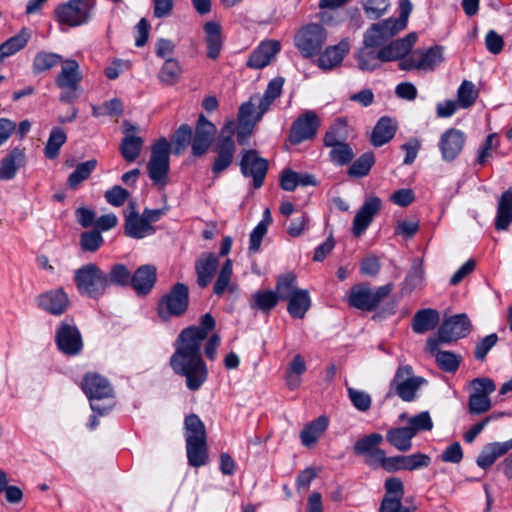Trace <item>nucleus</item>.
Listing matches in <instances>:
<instances>
[{
    "label": "nucleus",
    "mask_w": 512,
    "mask_h": 512,
    "mask_svg": "<svg viewBox=\"0 0 512 512\" xmlns=\"http://www.w3.org/2000/svg\"><path fill=\"white\" fill-rule=\"evenodd\" d=\"M416 435V428L410 424L406 427L390 429L387 432V441L401 452H406L412 447V438Z\"/></svg>",
    "instance_id": "72a5a7b5"
},
{
    "label": "nucleus",
    "mask_w": 512,
    "mask_h": 512,
    "mask_svg": "<svg viewBox=\"0 0 512 512\" xmlns=\"http://www.w3.org/2000/svg\"><path fill=\"white\" fill-rule=\"evenodd\" d=\"M131 272L126 265L117 263L110 267L109 272H106V279L108 287L115 285L119 287H128L131 283Z\"/></svg>",
    "instance_id": "8fccbe9b"
},
{
    "label": "nucleus",
    "mask_w": 512,
    "mask_h": 512,
    "mask_svg": "<svg viewBox=\"0 0 512 512\" xmlns=\"http://www.w3.org/2000/svg\"><path fill=\"white\" fill-rule=\"evenodd\" d=\"M97 167V160L90 159L86 162L76 165L75 170L69 175L67 185L71 189H77L78 186L87 180Z\"/></svg>",
    "instance_id": "49530a36"
},
{
    "label": "nucleus",
    "mask_w": 512,
    "mask_h": 512,
    "mask_svg": "<svg viewBox=\"0 0 512 512\" xmlns=\"http://www.w3.org/2000/svg\"><path fill=\"white\" fill-rule=\"evenodd\" d=\"M216 126L204 115L198 117L195 130L188 124H182L171 137L173 153L181 155L188 146H191L193 157L204 156L210 149L216 135Z\"/></svg>",
    "instance_id": "f03ea898"
},
{
    "label": "nucleus",
    "mask_w": 512,
    "mask_h": 512,
    "mask_svg": "<svg viewBox=\"0 0 512 512\" xmlns=\"http://www.w3.org/2000/svg\"><path fill=\"white\" fill-rule=\"evenodd\" d=\"M239 165L244 177H252L255 189L263 186L269 164L265 158L258 155L256 150L249 149L244 151Z\"/></svg>",
    "instance_id": "2eb2a0df"
},
{
    "label": "nucleus",
    "mask_w": 512,
    "mask_h": 512,
    "mask_svg": "<svg viewBox=\"0 0 512 512\" xmlns=\"http://www.w3.org/2000/svg\"><path fill=\"white\" fill-rule=\"evenodd\" d=\"M383 441V436L379 433H371L364 437L359 438L354 446L353 452L355 455L363 456L364 462L373 468H378V463L381 456L378 452H385L379 448V445Z\"/></svg>",
    "instance_id": "6ab92c4d"
},
{
    "label": "nucleus",
    "mask_w": 512,
    "mask_h": 512,
    "mask_svg": "<svg viewBox=\"0 0 512 512\" xmlns=\"http://www.w3.org/2000/svg\"><path fill=\"white\" fill-rule=\"evenodd\" d=\"M381 207L382 201L379 197L372 195L366 198L353 219L352 231L355 237L361 236L367 230Z\"/></svg>",
    "instance_id": "412c9836"
},
{
    "label": "nucleus",
    "mask_w": 512,
    "mask_h": 512,
    "mask_svg": "<svg viewBox=\"0 0 512 512\" xmlns=\"http://www.w3.org/2000/svg\"><path fill=\"white\" fill-rule=\"evenodd\" d=\"M362 5L365 14L370 19L380 18L389 7L388 0H362Z\"/></svg>",
    "instance_id": "69168bd1"
},
{
    "label": "nucleus",
    "mask_w": 512,
    "mask_h": 512,
    "mask_svg": "<svg viewBox=\"0 0 512 512\" xmlns=\"http://www.w3.org/2000/svg\"><path fill=\"white\" fill-rule=\"evenodd\" d=\"M321 121L315 111L308 110L297 117L292 123L289 132V141L292 145H299L304 141L315 138Z\"/></svg>",
    "instance_id": "ddd939ff"
},
{
    "label": "nucleus",
    "mask_w": 512,
    "mask_h": 512,
    "mask_svg": "<svg viewBox=\"0 0 512 512\" xmlns=\"http://www.w3.org/2000/svg\"><path fill=\"white\" fill-rule=\"evenodd\" d=\"M73 280L78 293L92 300L101 299L108 288L106 272L95 263H87L76 269Z\"/></svg>",
    "instance_id": "20e7f679"
},
{
    "label": "nucleus",
    "mask_w": 512,
    "mask_h": 512,
    "mask_svg": "<svg viewBox=\"0 0 512 512\" xmlns=\"http://www.w3.org/2000/svg\"><path fill=\"white\" fill-rule=\"evenodd\" d=\"M298 290L296 288V276L293 273H287L278 277L274 292L278 300H288Z\"/></svg>",
    "instance_id": "864d4df0"
},
{
    "label": "nucleus",
    "mask_w": 512,
    "mask_h": 512,
    "mask_svg": "<svg viewBox=\"0 0 512 512\" xmlns=\"http://www.w3.org/2000/svg\"><path fill=\"white\" fill-rule=\"evenodd\" d=\"M66 140V133L62 128H53L44 149L45 156L48 159H55L59 155L60 148L65 144Z\"/></svg>",
    "instance_id": "3c124183"
},
{
    "label": "nucleus",
    "mask_w": 512,
    "mask_h": 512,
    "mask_svg": "<svg viewBox=\"0 0 512 512\" xmlns=\"http://www.w3.org/2000/svg\"><path fill=\"white\" fill-rule=\"evenodd\" d=\"M182 74V67L174 58H167L158 72V79L167 86L176 84Z\"/></svg>",
    "instance_id": "a18cd8bd"
},
{
    "label": "nucleus",
    "mask_w": 512,
    "mask_h": 512,
    "mask_svg": "<svg viewBox=\"0 0 512 512\" xmlns=\"http://www.w3.org/2000/svg\"><path fill=\"white\" fill-rule=\"evenodd\" d=\"M426 380L420 376L413 375V369L409 365L400 366L392 381L391 389L404 401H412L416 397L417 390Z\"/></svg>",
    "instance_id": "f8f14e48"
},
{
    "label": "nucleus",
    "mask_w": 512,
    "mask_h": 512,
    "mask_svg": "<svg viewBox=\"0 0 512 512\" xmlns=\"http://www.w3.org/2000/svg\"><path fill=\"white\" fill-rule=\"evenodd\" d=\"M131 211L125 217L124 231L126 236L133 239H142L153 235L156 232L154 226L148 224L144 218L135 210L133 202L129 204Z\"/></svg>",
    "instance_id": "a878e982"
},
{
    "label": "nucleus",
    "mask_w": 512,
    "mask_h": 512,
    "mask_svg": "<svg viewBox=\"0 0 512 512\" xmlns=\"http://www.w3.org/2000/svg\"><path fill=\"white\" fill-rule=\"evenodd\" d=\"M61 71L55 78V84L62 90L59 100L73 103L77 98V90L82 80V73L78 62L74 59L63 60Z\"/></svg>",
    "instance_id": "1a4fd4ad"
},
{
    "label": "nucleus",
    "mask_w": 512,
    "mask_h": 512,
    "mask_svg": "<svg viewBox=\"0 0 512 512\" xmlns=\"http://www.w3.org/2000/svg\"><path fill=\"white\" fill-rule=\"evenodd\" d=\"M58 349L65 355H78L83 349L82 336L76 325L61 322L55 336Z\"/></svg>",
    "instance_id": "f3484780"
},
{
    "label": "nucleus",
    "mask_w": 512,
    "mask_h": 512,
    "mask_svg": "<svg viewBox=\"0 0 512 512\" xmlns=\"http://www.w3.org/2000/svg\"><path fill=\"white\" fill-rule=\"evenodd\" d=\"M31 35V30L27 27H23L18 34L8 38L5 42H3L2 46L5 50L8 51V54L12 56L27 45Z\"/></svg>",
    "instance_id": "4d7b16f0"
},
{
    "label": "nucleus",
    "mask_w": 512,
    "mask_h": 512,
    "mask_svg": "<svg viewBox=\"0 0 512 512\" xmlns=\"http://www.w3.org/2000/svg\"><path fill=\"white\" fill-rule=\"evenodd\" d=\"M278 297L274 291H258L253 295L252 307H256L263 312L273 309L278 303Z\"/></svg>",
    "instance_id": "052dcab7"
},
{
    "label": "nucleus",
    "mask_w": 512,
    "mask_h": 512,
    "mask_svg": "<svg viewBox=\"0 0 512 512\" xmlns=\"http://www.w3.org/2000/svg\"><path fill=\"white\" fill-rule=\"evenodd\" d=\"M205 44L207 48V57L216 60L223 46L222 29L219 23L208 21L204 24Z\"/></svg>",
    "instance_id": "2f4dec72"
},
{
    "label": "nucleus",
    "mask_w": 512,
    "mask_h": 512,
    "mask_svg": "<svg viewBox=\"0 0 512 512\" xmlns=\"http://www.w3.org/2000/svg\"><path fill=\"white\" fill-rule=\"evenodd\" d=\"M143 144L144 140L140 136H124L119 146L120 153L124 160L128 163L136 161L142 151Z\"/></svg>",
    "instance_id": "79ce46f5"
},
{
    "label": "nucleus",
    "mask_w": 512,
    "mask_h": 512,
    "mask_svg": "<svg viewBox=\"0 0 512 512\" xmlns=\"http://www.w3.org/2000/svg\"><path fill=\"white\" fill-rule=\"evenodd\" d=\"M331 150L329 152L330 160L340 166L346 165L352 161L354 158V153L352 148L347 144H340L337 146L330 147Z\"/></svg>",
    "instance_id": "680f3d73"
},
{
    "label": "nucleus",
    "mask_w": 512,
    "mask_h": 512,
    "mask_svg": "<svg viewBox=\"0 0 512 512\" xmlns=\"http://www.w3.org/2000/svg\"><path fill=\"white\" fill-rule=\"evenodd\" d=\"M498 146L499 140L497 138V134H489L478 149L476 164L485 166L488 163V159L492 156V151L496 150Z\"/></svg>",
    "instance_id": "13d9d810"
},
{
    "label": "nucleus",
    "mask_w": 512,
    "mask_h": 512,
    "mask_svg": "<svg viewBox=\"0 0 512 512\" xmlns=\"http://www.w3.org/2000/svg\"><path fill=\"white\" fill-rule=\"evenodd\" d=\"M280 50L281 43L278 40L262 41L249 56L247 66L252 69H262L270 64Z\"/></svg>",
    "instance_id": "b1692460"
},
{
    "label": "nucleus",
    "mask_w": 512,
    "mask_h": 512,
    "mask_svg": "<svg viewBox=\"0 0 512 512\" xmlns=\"http://www.w3.org/2000/svg\"><path fill=\"white\" fill-rule=\"evenodd\" d=\"M37 307L51 315L64 314L69 306L70 299L62 287L45 291L35 297Z\"/></svg>",
    "instance_id": "a211bd4d"
},
{
    "label": "nucleus",
    "mask_w": 512,
    "mask_h": 512,
    "mask_svg": "<svg viewBox=\"0 0 512 512\" xmlns=\"http://www.w3.org/2000/svg\"><path fill=\"white\" fill-rule=\"evenodd\" d=\"M63 62V57L54 52L40 51L34 56L32 72L35 75L49 71Z\"/></svg>",
    "instance_id": "a19ab883"
},
{
    "label": "nucleus",
    "mask_w": 512,
    "mask_h": 512,
    "mask_svg": "<svg viewBox=\"0 0 512 512\" xmlns=\"http://www.w3.org/2000/svg\"><path fill=\"white\" fill-rule=\"evenodd\" d=\"M478 97L474 83L464 80L457 91V103L460 108L467 109L471 107Z\"/></svg>",
    "instance_id": "5fc2aeb1"
},
{
    "label": "nucleus",
    "mask_w": 512,
    "mask_h": 512,
    "mask_svg": "<svg viewBox=\"0 0 512 512\" xmlns=\"http://www.w3.org/2000/svg\"><path fill=\"white\" fill-rule=\"evenodd\" d=\"M233 124L225 125L220 132L218 140L213 148L216 152V157L211 165V172L214 177H219L225 172L233 163L236 145L233 140Z\"/></svg>",
    "instance_id": "6e6552de"
},
{
    "label": "nucleus",
    "mask_w": 512,
    "mask_h": 512,
    "mask_svg": "<svg viewBox=\"0 0 512 512\" xmlns=\"http://www.w3.org/2000/svg\"><path fill=\"white\" fill-rule=\"evenodd\" d=\"M216 327L210 313L202 315L198 326L184 328L175 341L169 364L176 375L185 378L188 390L198 391L208 379V368L201 354L203 341Z\"/></svg>",
    "instance_id": "f257e3e1"
},
{
    "label": "nucleus",
    "mask_w": 512,
    "mask_h": 512,
    "mask_svg": "<svg viewBox=\"0 0 512 512\" xmlns=\"http://www.w3.org/2000/svg\"><path fill=\"white\" fill-rule=\"evenodd\" d=\"M348 396L353 406L360 412L369 410L372 401L367 392L355 388H348Z\"/></svg>",
    "instance_id": "774afa93"
},
{
    "label": "nucleus",
    "mask_w": 512,
    "mask_h": 512,
    "mask_svg": "<svg viewBox=\"0 0 512 512\" xmlns=\"http://www.w3.org/2000/svg\"><path fill=\"white\" fill-rule=\"evenodd\" d=\"M466 135L459 129L449 128L440 137L438 147L445 162L454 161L462 152Z\"/></svg>",
    "instance_id": "aec40b11"
},
{
    "label": "nucleus",
    "mask_w": 512,
    "mask_h": 512,
    "mask_svg": "<svg viewBox=\"0 0 512 512\" xmlns=\"http://www.w3.org/2000/svg\"><path fill=\"white\" fill-rule=\"evenodd\" d=\"M441 341L428 338L426 340L425 351L435 357L437 366L444 372L454 373L459 368L462 357L452 351L440 350Z\"/></svg>",
    "instance_id": "4be33fe9"
},
{
    "label": "nucleus",
    "mask_w": 512,
    "mask_h": 512,
    "mask_svg": "<svg viewBox=\"0 0 512 512\" xmlns=\"http://www.w3.org/2000/svg\"><path fill=\"white\" fill-rule=\"evenodd\" d=\"M103 243L104 239L97 229L83 232L80 236V247L84 252H96Z\"/></svg>",
    "instance_id": "bf43d9fd"
},
{
    "label": "nucleus",
    "mask_w": 512,
    "mask_h": 512,
    "mask_svg": "<svg viewBox=\"0 0 512 512\" xmlns=\"http://www.w3.org/2000/svg\"><path fill=\"white\" fill-rule=\"evenodd\" d=\"M512 449V438L505 442H493L485 445L477 457L476 463L482 469H488L495 461Z\"/></svg>",
    "instance_id": "7c9ffc66"
},
{
    "label": "nucleus",
    "mask_w": 512,
    "mask_h": 512,
    "mask_svg": "<svg viewBox=\"0 0 512 512\" xmlns=\"http://www.w3.org/2000/svg\"><path fill=\"white\" fill-rule=\"evenodd\" d=\"M394 285L388 283L372 290L369 284L359 283L352 286L348 293V305L362 311H374L379 304L392 292Z\"/></svg>",
    "instance_id": "423d86ee"
},
{
    "label": "nucleus",
    "mask_w": 512,
    "mask_h": 512,
    "mask_svg": "<svg viewBox=\"0 0 512 512\" xmlns=\"http://www.w3.org/2000/svg\"><path fill=\"white\" fill-rule=\"evenodd\" d=\"M186 443H206V429L200 418H185Z\"/></svg>",
    "instance_id": "09e8293b"
},
{
    "label": "nucleus",
    "mask_w": 512,
    "mask_h": 512,
    "mask_svg": "<svg viewBox=\"0 0 512 512\" xmlns=\"http://www.w3.org/2000/svg\"><path fill=\"white\" fill-rule=\"evenodd\" d=\"M219 267V258L214 253H202L195 261L197 284L206 288L214 278Z\"/></svg>",
    "instance_id": "c85d7f7f"
},
{
    "label": "nucleus",
    "mask_w": 512,
    "mask_h": 512,
    "mask_svg": "<svg viewBox=\"0 0 512 512\" xmlns=\"http://www.w3.org/2000/svg\"><path fill=\"white\" fill-rule=\"evenodd\" d=\"M512 223V189L502 193L497 206V215L495 228L497 230H506Z\"/></svg>",
    "instance_id": "c9c22d12"
},
{
    "label": "nucleus",
    "mask_w": 512,
    "mask_h": 512,
    "mask_svg": "<svg viewBox=\"0 0 512 512\" xmlns=\"http://www.w3.org/2000/svg\"><path fill=\"white\" fill-rule=\"evenodd\" d=\"M156 280V267L151 264L141 265L131 274L130 287L133 288L138 296H145L151 292Z\"/></svg>",
    "instance_id": "5701e85b"
},
{
    "label": "nucleus",
    "mask_w": 512,
    "mask_h": 512,
    "mask_svg": "<svg viewBox=\"0 0 512 512\" xmlns=\"http://www.w3.org/2000/svg\"><path fill=\"white\" fill-rule=\"evenodd\" d=\"M406 55L407 52L404 50L403 44L399 43L398 40L390 42L379 50V57H381L382 62L398 60Z\"/></svg>",
    "instance_id": "e2e57ef3"
},
{
    "label": "nucleus",
    "mask_w": 512,
    "mask_h": 512,
    "mask_svg": "<svg viewBox=\"0 0 512 512\" xmlns=\"http://www.w3.org/2000/svg\"><path fill=\"white\" fill-rule=\"evenodd\" d=\"M439 313L435 309H421L412 319V330L417 334H424L433 330L439 323Z\"/></svg>",
    "instance_id": "f704fd0d"
},
{
    "label": "nucleus",
    "mask_w": 512,
    "mask_h": 512,
    "mask_svg": "<svg viewBox=\"0 0 512 512\" xmlns=\"http://www.w3.org/2000/svg\"><path fill=\"white\" fill-rule=\"evenodd\" d=\"M472 330L470 319L465 313L453 315L445 319L438 328L434 340L442 343H451L465 338Z\"/></svg>",
    "instance_id": "4468645a"
},
{
    "label": "nucleus",
    "mask_w": 512,
    "mask_h": 512,
    "mask_svg": "<svg viewBox=\"0 0 512 512\" xmlns=\"http://www.w3.org/2000/svg\"><path fill=\"white\" fill-rule=\"evenodd\" d=\"M95 7V0H68L56 6L54 18L60 26L79 27L90 22Z\"/></svg>",
    "instance_id": "39448f33"
},
{
    "label": "nucleus",
    "mask_w": 512,
    "mask_h": 512,
    "mask_svg": "<svg viewBox=\"0 0 512 512\" xmlns=\"http://www.w3.org/2000/svg\"><path fill=\"white\" fill-rule=\"evenodd\" d=\"M399 8L400 15L397 19L388 18L377 23L383 25L380 27L379 31L386 42L398 32L405 29L409 15L412 11V4L410 0H400Z\"/></svg>",
    "instance_id": "bb28decb"
},
{
    "label": "nucleus",
    "mask_w": 512,
    "mask_h": 512,
    "mask_svg": "<svg viewBox=\"0 0 512 512\" xmlns=\"http://www.w3.org/2000/svg\"><path fill=\"white\" fill-rule=\"evenodd\" d=\"M443 49L441 46H434L425 52L419 51L420 61L423 69H433L443 61Z\"/></svg>",
    "instance_id": "0e129e2a"
},
{
    "label": "nucleus",
    "mask_w": 512,
    "mask_h": 512,
    "mask_svg": "<svg viewBox=\"0 0 512 512\" xmlns=\"http://www.w3.org/2000/svg\"><path fill=\"white\" fill-rule=\"evenodd\" d=\"M24 162V152L22 149L14 148L0 164V180H10L15 177L18 169Z\"/></svg>",
    "instance_id": "e433bc0d"
},
{
    "label": "nucleus",
    "mask_w": 512,
    "mask_h": 512,
    "mask_svg": "<svg viewBox=\"0 0 512 512\" xmlns=\"http://www.w3.org/2000/svg\"><path fill=\"white\" fill-rule=\"evenodd\" d=\"M397 131V123L390 117H381L376 123L372 135L371 144L375 147L388 143Z\"/></svg>",
    "instance_id": "473e14b6"
},
{
    "label": "nucleus",
    "mask_w": 512,
    "mask_h": 512,
    "mask_svg": "<svg viewBox=\"0 0 512 512\" xmlns=\"http://www.w3.org/2000/svg\"><path fill=\"white\" fill-rule=\"evenodd\" d=\"M329 426V418H316L304 425L299 437L301 444L308 448H314L323 437Z\"/></svg>",
    "instance_id": "c756f323"
},
{
    "label": "nucleus",
    "mask_w": 512,
    "mask_h": 512,
    "mask_svg": "<svg viewBox=\"0 0 512 512\" xmlns=\"http://www.w3.org/2000/svg\"><path fill=\"white\" fill-rule=\"evenodd\" d=\"M186 452L188 464L192 467H201L208 460V450L206 443H186Z\"/></svg>",
    "instance_id": "603ef678"
},
{
    "label": "nucleus",
    "mask_w": 512,
    "mask_h": 512,
    "mask_svg": "<svg viewBox=\"0 0 512 512\" xmlns=\"http://www.w3.org/2000/svg\"><path fill=\"white\" fill-rule=\"evenodd\" d=\"M350 43L348 39H342L338 44L328 46L317 59V66L323 71H330L338 67L348 54Z\"/></svg>",
    "instance_id": "393cba45"
},
{
    "label": "nucleus",
    "mask_w": 512,
    "mask_h": 512,
    "mask_svg": "<svg viewBox=\"0 0 512 512\" xmlns=\"http://www.w3.org/2000/svg\"><path fill=\"white\" fill-rule=\"evenodd\" d=\"M399 8L400 15L397 19L388 18L377 23L383 25L380 27L379 31L386 42L398 32L405 29L409 15L412 11V4L410 0H400Z\"/></svg>",
    "instance_id": "cd10ccee"
},
{
    "label": "nucleus",
    "mask_w": 512,
    "mask_h": 512,
    "mask_svg": "<svg viewBox=\"0 0 512 512\" xmlns=\"http://www.w3.org/2000/svg\"><path fill=\"white\" fill-rule=\"evenodd\" d=\"M233 274V264L231 259H227L217 276V279L213 286V293L221 297L226 291L230 293H234L236 291L237 286L231 283V278Z\"/></svg>",
    "instance_id": "ea45409f"
},
{
    "label": "nucleus",
    "mask_w": 512,
    "mask_h": 512,
    "mask_svg": "<svg viewBox=\"0 0 512 512\" xmlns=\"http://www.w3.org/2000/svg\"><path fill=\"white\" fill-rule=\"evenodd\" d=\"M287 310L292 318L302 319L311 306L308 290L299 289L288 300Z\"/></svg>",
    "instance_id": "58836bf2"
},
{
    "label": "nucleus",
    "mask_w": 512,
    "mask_h": 512,
    "mask_svg": "<svg viewBox=\"0 0 512 512\" xmlns=\"http://www.w3.org/2000/svg\"><path fill=\"white\" fill-rule=\"evenodd\" d=\"M170 144L165 137L159 138L152 146L147 164L149 178L154 184L166 185L169 172Z\"/></svg>",
    "instance_id": "9b49d317"
},
{
    "label": "nucleus",
    "mask_w": 512,
    "mask_h": 512,
    "mask_svg": "<svg viewBox=\"0 0 512 512\" xmlns=\"http://www.w3.org/2000/svg\"><path fill=\"white\" fill-rule=\"evenodd\" d=\"M498 335L491 333L481 339L475 346L474 357L478 361H484L490 350L497 344Z\"/></svg>",
    "instance_id": "338daca9"
},
{
    "label": "nucleus",
    "mask_w": 512,
    "mask_h": 512,
    "mask_svg": "<svg viewBox=\"0 0 512 512\" xmlns=\"http://www.w3.org/2000/svg\"><path fill=\"white\" fill-rule=\"evenodd\" d=\"M348 138L347 123L343 119H337L324 135V146L333 147L346 143Z\"/></svg>",
    "instance_id": "37998d69"
},
{
    "label": "nucleus",
    "mask_w": 512,
    "mask_h": 512,
    "mask_svg": "<svg viewBox=\"0 0 512 512\" xmlns=\"http://www.w3.org/2000/svg\"><path fill=\"white\" fill-rule=\"evenodd\" d=\"M327 40V31L317 23L303 26L295 35V46L305 58L318 55Z\"/></svg>",
    "instance_id": "9d476101"
},
{
    "label": "nucleus",
    "mask_w": 512,
    "mask_h": 512,
    "mask_svg": "<svg viewBox=\"0 0 512 512\" xmlns=\"http://www.w3.org/2000/svg\"><path fill=\"white\" fill-rule=\"evenodd\" d=\"M355 58L359 69L362 71H374L380 67V63L382 62L381 57H379V51L376 52L374 48L364 44L355 55Z\"/></svg>",
    "instance_id": "c03bdc74"
},
{
    "label": "nucleus",
    "mask_w": 512,
    "mask_h": 512,
    "mask_svg": "<svg viewBox=\"0 0 512 512\" xmlns=\"http://www.w3.org/2000/svg\"><path fill=\"white\" fill-rule=\"evenodd\" d=\"M374 163L375 156L373 152H366L352 163L348 169V174L351 177L357 178L366 176Z\"/></svg>",
    "instance_id": "6e6d98bb"
},
{
    "label": "nucleus",
    "mask_w": 512,
    "mask_h": 512,
    "mask_svg": "<svg viewBox=\"0 0 512 512\" xmlns=\"http://www.w3.org/2000/svg\"><path fill=\"white\" fill-rule=\"evenodd\" d=\"M424 280V269L422 261L415 259L402 283L401 291L410 294L414 289L419 287Z\"/></svg>",
    "instance_id": "de8ad7c7"
},
{
    "label": "nucleus",
    "mask_w": 512,
    "mask_h": 512,
    "mask_svg": "<svg viewBox=\"0 0 512 512\" xmlns=\"http://www.w3.org/2000/svg\"><path fill=\"white\" fill-rule=\"evenodd\" d=\"M283 85V77H276L268 83L264 95L261 97L258 104V119H261L262 116L269 110L271 104L280 97Z\"/></svg>",
    "instance_id": "4c0bfd02"
},
{
    "label": "nucleus",
    "mask_w": 512,
    "mask_h": 512,
    "mask_svg": "<svg viewBox=\"0 0 512 512\" xmlns=\"http://www.w3.org/2000/svg\"><path fill=\"white\" fill-rule=\"evenodd\" d=\"M473 393L469 396V410L473 414H482L491 407L489 395L495 391L496 386L492 379L482 377L471 381Z\"/></svg>",
    "instance_id": "dca6fc26"
},
{
    "label": "nucleus",
    "mask_w": 512,
    "mask_h": 512,
    "mask_svg": "<svg viewBox=\"0 0 512 512\" xmlns=\"http://www.w3.org/2000/svg\"><path fill=\"white\" fill-rule=\"evenodd\" d=\"M189 307V288L178 282L157 303V315L163 321L184 315Z\"/></svg>",
    "instance_id": "0eeeda50"
},
{
    "label": "nucleus",
    "mask_w": 512,
    "mask_h": 512,
    "mask_svg": "<svg viewBox=\"0 0 512 512\" xmlns=\"http://www.w3.org/2000/svg\"><path fill=\"white\" fill-rule=\"evenodd\" d=\"M81 387L90 400L91 409L99 415L110 413L116 405L114 389L105 377L87 373Z\"/></svg>",
    "instance_id": "7ed1b4c3"
}]
</instances>
